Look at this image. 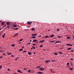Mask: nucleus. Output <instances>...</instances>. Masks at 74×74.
<instances>
[{
	"label": "nucleus",
	"instance_id": "f257e3e1",
	"mask_svg": "<svg viewBox=\"0 0 74 74\" xmlns=\"http://www.w3.org/2000/svg\"><path fill=\"white\" fill-rule=\"evenodd\" d=\"M39 70H40V71H42L43 70H44L45 69L44 68H39Z\"/></svg>",
	"mask_w": 74,
	"mask_h": 74
},
{
	"label": "nucleus",
	"instance_id": "f03ea898",
	"mask_svg": "<svg viewBox=\"0 0 74 74\" xmlns=\"http://www.w3.org/2000/svg\"><path fill=\"white\" fill-rule=\"evenodd\" d=\"M51 61L50 60H46L45 61V62H46L47 63H48L49 62H50Z\"/></svg>",
	"mask_w": 74,
	"mask_h": 74
},
{
	"label": "nucleus",
	"instance_id": "7ed1b4c3",
	"mask_svg": "<svg viewBox=\"0 0 74 74\" xmlns=\"http://www.w3.org/2000/svg\"><path fill=\"white\" fill-rule=\"evenodd\" d=\"M37 34H32V37H33V36H36Z\"/></svg>",
	"mask_w": 74,
	"mask_h": 74
},
{
	"label": "nucleus",
	"instance_id": "20e7f679",
	"mask_svg": "<svg viewBox=\"0 0 74 74\" xmlns=\"http://www.w3.org/2000/svg\"><path fill=\"white\" fill-rule=\"evenodd\" d=\"M43 73V72H39L37 73V74H42Z\"/></svg>",
	"mask_w": 74,
	"mask_h": 74
},
{
	"label": "nucleus",
	"instance_id": "39448f33",
	"mask_svg": "<svg viewBox=\"0 0 74 74\" xmlns=\"http://www.w3.org/2000/svg\"><path fill=\"white\" fill-rule=\"evenodd\" d=\"M32 22H27V24H32Z\"/></svg>",
	"mask_w": 74,
	"mask_h": 74
},
{
	"label": "nucleus",
	"instance_id": "423d86ee",
	"mask_svg": "<svg viewBox=\"0 0 74 74\" xmlns=\"http://www.w3.org/2000/svg\"><path fill=\"white\" fill-rule=\"evenodd\" d=\"M6 23H7V25H8V26H9V25H10V22H7Z\"/></svg>",
	"mask_w": 74,
	"mask_h": 74
},
{
	"label": "nucleus",
	"instance_id": "0eeeda50",
	"mask_svg": "<svg viewBox=\"0 0 74 74\" xmlns=\"http://www.w3.org/2000/svg\"><path fill=\"white\" fill-rule=\"evenodd\" d=\"M50 37L51 38H52L53 37H54V35L53 34V35H50Z\"/></svg>",
	"mask_w": 74,
	"mask_h": 74
},
{
	"label": "nucleus",
	"instance_id": "6e6552de",
	"mask_svg": "<svg viewBox=\"0 0 74 74\" xmlns=\"http://www.w3.org/2000/svg\"><path fill=\"white\" fill-rule=\"evenodd\" d=\"M66 45H69L70 46H73V45L68 44Z\"/></svg>",
	"mask_w": 74,
	"mask_h": 74
},
{
	"label": "nucleus",
	"instance_id": "1a4fd4ad",
	"mask_svg": "<svg viewBox=\"0 0 74 74\" xmlns=\"http://www.w3.org/2000/svg\"><path fill=\"white\" fill-rule=\"evenodd\" d=\"M37 41V40H36V39H35L33 41V42H36V41Z\"/></svg>",
	"mask_w": 74,
	"mask_h": 74
},
{
	"label": "nucleus",
	"instance_id": "9d476101",
	"mask_svg": "<svg viewBox=\"0 0 74 74\" xmlns=\"http://www.w3.org/2000/svg\"><path fill=\"white\" fill-rule=\"evenodd\" d=\"M5 33H4V34H3V35L2 36V37L3 38H4V37H5Z\"/></svg>",
	"mask_w": 74,
	"mask_h": 74
},
{
	"label": "nucleus",
	"instance_id": "9b49d317",
	"mask_svg": "<svg viewBox=\"0 0 74 74\" xmlns=\"http://www.w3.org/2000/svg\"><path fill=\"white\" fill-rule=\"evenodd\" d=\"M60 42H62L61 41H57L56 42V43H60Z\"/></svg>",
	"mask_w": 74,
	"mask_h": 74
},
{
	"label": "nucleus",
	"instance_id": "f8f14e48",
	"mask_svg": "<svg viewBox=\"0 0 74 74\" xmlns=\"http://www.w3.org/2000/svg\"><path fill=\"white\" fill-rule=\"evenodd\" d=\"M18 34H19L18 33H17V34H15L14 36H18Z\"/></svg>",
	"mask_w": 74,
	"mask_h": 74
},
{
	"label": "nucleus",
	"instance_id": "ddd939ff",
	"mask_svg": "<svg viewBox=\"0 0 74 74\" xmlns=\"http://www.w3.org/2000/svg\"><path fill=\"white\" fill-rule=\"evenodd\" d=\"M28 54L29 55H32V53L31 52H29L28 53Z\"/></svg>",
	"mask_w": 74,
	"mask_h": 74
},
{
	"label": "nucleus",
	"instance_id": "4468645a",
	"mask_svg": "<svg viewBox=\"0 0 74 74\" xmlns=\"http://www.w3.org/2000/svg\"><path fill=\"white\" fill-rule=\"evenodd\" d=\"M13 27H17V26L15 24L14 25H13Z\"/></svg>",
	"mask_w": 74,
	"mask_h": 74
},
{
	"label": "nucleus",
	"instance_id": "2eb2a0df",
	"mask_svg": "<svg viewBox=\"0 0 74 74\" xmlns=\"http://www.w3.org/2000/svg\"><path fill=\"white\" fill-rule=\"evenodd\" d=\"M70 64V65H71V66H73V64L72 62H71Z\"/></svg>",
	"mask_w": 74,
	"mask_h": 74
},
{
	"label": "nucleus",
	"instance_id": "dca6fc26",
	"mask_svg": "<svg viewBox=\"0 0 74 74\" xmlns=\"http://www.w3.org/2000/svg\"><path fill=\"white\" fill-rule=\"evenodd\" d=\"M27 71H28V73H30V72H31V70H29Z\"/></svg>",
	"mask_w": 74,
	"mask_h": 74
},
{
	"label": "nucleus",
	"instance_id": "f3484780",
	"mask_svg": "<svg viewBox=\"0 0 74 74\" xmlns=\"http://www.w3.org/2000/svg\"><path fill=\"white\" fill-rule=\"evenodd\" d=\"M15 45L14 44L12 45H11L12 47H15Z\"/></svg>",
	"mask_w": 74,
	"mask_h": 74
},
{
	"label": "nucleus",
	"instance_id": "a211bd4d",
	"mask_svg": "<svg viewBox=\"0 0 74 74\" xmlns=\"http://www.w3.org/2000/svg\"><path fill=\"white\" fill-rule=\"evenodd\" d=\"M13 29L14 30H18V28H14Z\"/></svg>",
	"mask_w": 74,
	"mask_h": 74
},
{
	"label": "nucleus",
	"instance_id": "6ab92c4d",
	"mask_svg": "<svg viewBox=\"0 0 74 74\" xmlns=\"http://www.w3.org/2000/svg\"><path fill=\"white\" fill-rule=\"evenodd\" d=\"M67 50H70L71 49V48H68L67 49Z\"/></svg>",
	"mask_w": 74,
	"mask_h": 74
},
{
	"label": "nucleus",
	"instance_id": "aec40b11",
	"mask_svg": "<svg viewBox=\"0 0 74 74\" xmlns=\"http://www.w3.org/2000/svg\"><path fill=\"white\" fill-rule=\"evenodd\" d=\"M31 30H32V31H34V28H32L31 29Z\"/></svg>",
	"mask_w": 74,
	"mask_h": 74
},
{
	"label": "nucleus",
	"instance_id": "412c9836",
	"mask_svg": "<svg viewBox=\"0 0 74 74\" xmlns=\"http://www.w3.org/2000/svg\"><path fill=\"white\" fill-rule=\"evenodd\" d=\"M40 67H41L40 66H37L36 67V68L37 69H39V68H40Z\"/></svg>",
	"mask_w": 74,
	"mask_h": 74
},
{
	"label": "nucleus",
	"instance_id": "4be33fe9",
	"mask_svg": "<svg viewBox=\"0 0 74 74\" xmlns=\"http://www.w3.org/2000/svg\"><path fill=\"white\" fill-rule=\"evenodd\" d=\"M23 51V49H21L19 50V51Z\"/></svg>",
	"mask_w": 74,
	"mask_h": 74
},
{
	"label": "nucleus",
	"instance_id": "5701e85b",
	"mask_svg": "<svg viewBox=\"0 0 74 74\" xmlns=\"http://www.w3.org/2000/svg\"><path fill=\"white\" fill-rule=\"evenodd\" d=\"M66 38H67V39H70V38H70V37H67Z\"/></svg>",
	"mask_w": 74,
	"mask_h": 74
},
{
	"label": "nucleus",
	"instance_id": "b1692460",
	"mask_svg": "<svg viewBox=\"0 0 74 74\" xmlns=\"http://www.w3.org/2000/svg\"><path fill=\"white\" fill-rule=\"evenodd\" d=\"M36 38V36H33L31 38Z\"/></svg>",
	"mask_w": 74,
	"mask_h": 74
},
{
	"label": "nucleus",
	"instance_id": "393cba45",
	"mask_svg": "<svg viewBox=\"0 0 74 74\" xmlns=\"http://www.w3.org/2000/svg\"><path fill=\"white\" fill-rule=\"evenodd\" d=\"M59 53H60V54H62V53H63L61 52H59Z\"/></svg>",
	"mask_w": 74,
	"mask_h": 74
},
{
	"label": "nucleus",
	"instance_id": "a878e982",
	"mask_svg": "<svg viewBox=\"0 0 74 74\" xmlns=\"http://www.w3.org/2000/svg\"><path fill=\"white\" fill-rule=\"evenodd\" d=\"M32 47L33 48V49H35V47H34L33 46H32Z\"/></svg>",
	"mask_w": 74,
	"mask_h": 74
},
{
	"label": "nucleus",
	"instance_id": "bb28decb",
	"mask_svg": "<svg viewBox=\"0 0 74 74\" xmlns=\"http://www.w3.org/2000/svg\"><path fill=\"white\" fill-rule=\"evenodd\" d=\"M1 25H4V23L3 22H2L1 24Z\"/></svg>",
	"mask_w": 74,
	"mask_h": 74
},
{
	"label": "nucleus",
	"instance_id": "cd10ccee",
	"mask_svg": "<svg viewBox=\"0 0 74 74\" xmlns=\"http://www.w3.org/2000/svg\"><path fill=\"white\" fill-rule=\"evenodd\" d=\"M24 70H26V71H27V69H26V68H24Z\"/></svg>",
	"mask_w": 74,
	"mask_h": 74
},
{
	"label": "nucleus",
	"instance_id": "c85d7f7f",
	"mask_svg": "<svg viewBox=\"0 0 74 74\" xmlns=\"http://www.w3.org/2000/svg\"><path fill=\"white\" fill-rule=\"evenodd\" d=\"M55 42V41L53 40V41H52L49 42Z\"/></svg>",
	"mask_w": 74,
	"mask_h": 74
},
{
	"label": "nucleus",
	"instance_id": "c756f323",
	"mask_svg": "<svg viewBox=\"0 0 74 74\" xmlns=\"http://www.w3.org/2000/svg\"><path fill=\"white\" fill-rule=\"evenodd\" d=\"M17 71L18 72V73H20V72H21V71L19 70H17Z\"/></svg>",
	"mask_w": 74,
	"mask_h": 74
},
{
	"label": "nucleus",
	"instance_id": "7c9ffc66",
	"mask_svg": "<svg viewBox=\"0 0 74 74\" xmlns=\"http://www.w3.org/2000/svg\"><path fill=\"white\" fill-rule=\"evenodd\" d=\"M22 40H23V39H21L20 41H19V42H20V41H22Z\"/></svg>",
	"mask_w": 74,
	"mask_h": 74
},
{
	"label": "nucleus",
	"instance_id": "2f4dec72",
	"mask_svg": "<svg viewBox=\"0 0 74 74\" xmlns=\"http://www.w3.org/2000/svg\"><path fill=\"white\" fill-rule=\"evenodd\" d=\"M51 62H55L56 61H55V60L54 61H53V60H52Z\"/></svg>",
	"mask_w": 74,
	"mask_h": 74
},
{
	"label": "nucleus",
	"instance_id": "473e14b6",
	"mask_svg": "<svg viewBox=\"0 0 74 74\" xmlns=\"http://www.w3.org/2000/svg\"><path fill=\"white\" fill-rule=\"evenodd\" d=\"M45 38H48V37H49V36H46L45 37Z\"/></svg>",
	"mask_w": 74,
	"mask_h": 74
},
{
	"label": "nucleus",
	"instance_id": "72a5a7b5",
	"mask_svg": "<svg viewBox=\"0 0 74 74\" xmlns=\"http://www.w3.org/2000/svg\"><path fill=\"white\" fill-rule=\"evenodd\" d=\"M11 53H8V55H11Z\"/></svg>",
	"mask_w": 74,
	"mask_h": 74
},
{
	"label": "nucleus",
	"instance_id": "f704fd0d",
	"mask_svg": "<svg viewBox=\"0 0 74 74\" xmlns=\"http://www.w3.org/2000/svg\"><path fill=\"white\" fill-rule=\"evenodd\" d=\"M1 68H2V66L1 65H0V69H1Z\"/></svg>",
	"mask_w": 74,
	"mask_h": 74
},
{
	"label": "nucleus",
	"instance_id": "c9c22d12",
	"mask_svg": "<svg viewBox=\"0 0 74 74\" xmlns=\"http://www.w3.org/2000/svg\"><path fill=\"white\" fill-rule=\"evenodd\" d=\"M43 47V45H40V46H39V47Z\"/></svg>",
	"mask_w": 74,
	"mask_h": 74
},
{
	"label": "nucleus",
	"instance_id": "e433bc0d",
	"mask_svg": "<svg viewBox=\"0 0 74 74\" xmlns=\"http://www.w3.org/2000/svg\"><path fill=\"white\" fill-rule=\"evenodd\" d=\"M45 42V41L44 40H42V41H41V42Z\"/></svg>",
	"mask_w": 74,
	"mask_h": 74
},
{
	"label": "nucleus",
	"instance_id": "4c0bfd02",
	"mask_svg": "<svg viewBox=\"0 0 74 74\" xmlns=\"http://www.w3.org/2000/svg\"><path fill=\"white\" fill-rule=\"evenodd\" d=\"M54 54V55H58V53H55Z\"/></svg>",
	"mask_w": 74,
	"mask_h": 74
},
{
	"label": "nucleus",
	"instance_id": "58836bf2",
	"mask_svg": "<svg viewBox=\"0 0 74 74\" xmlns=\"http://www.w3.org/2000/svg\"><path fill=\"white\" fill-rule=\"evenodd\" d=\"M70 70H73V69L71 68L70 69Z\"/></svg>",
	"mask_w": 74,
	"mask_h": 74
},
{
	"label": "nucleus",
	"instance_id": "ea45409f",
	"mask_svg": "<svg viewBox=\"0 0 74 74\" xmlns=\"http://www.w3.org/2000/svg\"><path fill=\"white\" fill-rule=\"evenodd\" d=\"M58 38H61V37H62L59 36H58Z\"/></svg>",
	"mask_w": 74,
	"mask_h": 74
},
{
	"label": "nucleus",
	"instance_id": "a19ab883",
	"mask_svg": "<svg viewBox=\"0 0 74 74\" xmlns=\"http://www.w3.org/2000/svg\"><path fill=\"white\" fill-rule=\"evenodd\" d=\"M70 60H73V58H70Z\"/></svg>",
	"mask_w": 74,
	"mask_h": 74
},
{
	"label": "nucleus",
	"instance_id": "79ce46f5",
	"mask_svg": "<svg viewBox=\"0 0 74 74\" xmlns=\"http://www.w3.org/2000/svg\"><path fill=\"white\" fill-rule=\"evenodd\" d=\"M67 65H69V64H70V63H68L66 64Z\"/></svg>",
	"mask_w": 74,
	"mask_h": 74
},
{
	"label": "nucleus",
	"instance_id": "37998d69",
	"mask_svg": "<svg viewBox=\"0 0 74 74\" xmlns=\"http://www.w3.org/2000/svg\"><path fill=\"white\" fill-rule=\"evenodd\" d=\"M26 51H23V52H26Z\"/></svg>",
	"mask_w": 74,
	"mask_h": 74
},
{
	"label": "nucleus",
	"instance_id": "c03bdc74",
	"mask_svg": "<svg viewBox=\"0 0 74 74\" xmlns=\"http://www.w3.org/2000/svg\"><path fill=\"white\" fill-rule=\"evenodd\" d=\"M11 57H14V56L13 55H11Z\"/></svg>",
	"mask_w": 74,
	"mask_h": 74
},
{
	"label": "nucleus",
	"instance_id": "a18cd8bd",
	"mask_svg": "<svg viewBox=\"0 0 74 74\" xmlns=\"http://www.w3.org/2000/svg\"><path fill=\"white\" fill-rule=\"evenodd\" d=\"M36 45L35 44H34L32 45Z\"/></svg>",
	"mask_w": 74,
	"mask_h": 74
},
{
	"label": "nucleus",
	"instance_id": "49530a36",
	"mask_svg": "<svg viewBox=\"0 0 74 74\" xmlns=\"http://www.w3.org/2000/svg\"><path fill=\"white\" fill-rule=\"evenodd\" d=\"M3 58V56L0 57V59H1Z\"/></svg>",
	"mask_w": 74,
	"mask_h": 74
},
{
	"label": "nucleus",
	"instance_id": "de8ad7c7",
	"mask_svg": "<svg viewBox=\"0 0 74 74\" xmlns=\"http://www.w3.org/2000/svg\"><path fill=\"white\" fill-rule=\"evenodd\" d=\"M57 31H59V29H57Z\"/></svg>",
	"mask_w": 74,
	"mask_h": 74
},
{
	"label": "nucleus",
	"instance_id": "09e8293b",
	"mask_svg": "<svg viewBox=\"0 0 74 74\" xmlns=\"http://www.w3.org/2000/svg\"><path fill=\"white\" fill-rule=\"evenodd\" d=\"M31 44V43L30 42H29L28 43V45H30V44Z\"/></svg>",
	"mask_w": 74,
	"mask_h": 74
},
{
	"label": "nucleus",
	"instance_id": "8fccbe9b",
	"mask_svg": "<svg viewBox=\"0 0 74 74\" xmlns=\"http://www.w3.org/2000/svg\"><path fill=\"white\" fill-rule=\"evenodd\" d=\"M71 52H74V51L73 50H71Z\"/></svg>",
	"mask_w": 74,
	"mask_h": 74
},
{
	"label": "nucleus",
	"instance_id": "3c124183",
	"mask_svg": "<svg viewBox=\"0 0 74 74\" xmlns=\"http://www.w3.org/2000/svg\"><path fill=\"white\" fill-rule=\"evenodd\" d=\"M3 55H5V53H4L3 54Z\"/></svg>",
	"mask_w": 74,
	"mask_h": 74
},
{
	"label": "nucleus",
	"instance_id": "603ef678",
	"mask_svg": "<svg viewBox=\"0 0 74 74\" xmlns=\"http://www.w3.org/2000/svg\"><path fill=\"white\" fill-rule=\"evenodd\" d=\"M25 48V47L24 46H23L22 47V48Z\"/></svg>",
	"mask_w": 74,
	"mask_h": 74
},
{
	"label": "nucleus",
	"instance_id": "864d4df0",
	"mask_svg": "<svg viewBox=\"0 0 74 74\" xmlns=\"http://www.w3.org/2000/svg\"><path fill=\"white\" fill-rule=\"evenodd\" d=\"M15 61L17 60V59H16V58L15 59Z\"/></svg>",
	"mask_w": 74,
	"mask_h": 74
},
{
	"label": "nucleus",
	"instance_id": "5fc2aeb1",
	"mask_svg": "<svg viewBox=\"0 0 74 74\" xmlns=\"http://www.w3.org/2000/svg\"><path fill=\"white\" fill-rule=\"evenodd\" d=\"M5 26H6V25H5L4 26V27H5Z\"/></svg>",
	"mask_w": 74,
	"mask_h": 74
},
{
	"label": "nucleus",
	"instance_id": "6e6d98bb",
	"mask_svg": "<svg viewBox=\"0 0 74 74\" xmlns=\"http://www.w3.org/2000/svg\"><path fill=\"white\" fill-rule=\"evenodd\" d=\"M9 26H8L7 27V28H9Z\"/></svg>",
	"mask_w": 74,
	"mask_h": 74
},
{
	"label": "nucleus",
	"instance_id": "4d7b16f0",
	"mask_svg": "<svg viewBox=\"0 0 74 74\" xmlns=\"http://www.w3.org/2000/svg\"><path fill=\"white\" fill-rule=\"evenodd\" d=\"M40 42H41V41H40L39 42V43H40Z\"/></svg>",
	"mask_w": 74,
	"mask_h": 74
},
{
	"label": "nucleus",
	"instance_id": "13d9d810",
	"mask_svg": "<svg viewBox=\"0 0 74 74\" xmlns=\"http://www.w3.org/2000/svg\"><path fill=\"white\" fill-rule=\"evenodd\" d=\"M8 71H10V69H8Z\"/></svg>",
	"mask_w": 74,
	"mask_h": 74
},
{
	"label": "nucleus",
	"instance_id": "bf43d9fd",
	"mask_svg": "<svg viewBox=\"0 0 74 74\" xmlns=\"http://www.w3.org/2000/svg\"><path fill=\"white\" fill-rule=\"evenodd\" d=\"M41 37V35H40V36H39V37Z\"/></svg>",
	"mask_w": 74,
	"mask_h": 74
},
{
	"label": "nucleus",
	"instance_id": "052dcab7",
	"mask_svg": "<svg viewBox=\"0 0 74 74\" xmlns=\"http://www.w3.org/2000/svg\"><path fill=\"white\" fill-rule=\"evenodd\" d=\"M36 52H34V54H36Z\"/></svg>",
	"mask_w": 74,
	"mask_h": 74
},
{
	"label": "nucleus",
	"instance_id": "680f3d73",
	"mask_svg": "<svg viewBox=\"0 0 74 74\" xmlns=\"http://www.w3.org/2000/svg\"><path fill=\"white\" fill-rule=\"evenodd\" d=\"M20 73H22V72L20 71Z\"/></svg>",
	"mask_w": 74,
	"mask_h": 74
},
{
	"label": "nucleus",
	"instance_id": "e2e57ef3",
	"mask_svg": "<svg viewBox=\"0 0 74 74\" xmlns=\"http://www.w3.org/2000/svg\"><path fill=\"white\" fill-rule=\"evenodd\" d=\"M43 50L44 51H45V49H43Z\"/></svg>",
	"mask_w": 74,
	"mask_h": 74
},
{
	"label": "nucleus",
	"instance_id": "0e129e2a",
	"mask_svg": "<svg viewBox=\"0 0 74 74\" xmlns=\"http://www.w3.org/2000/svg\"><path fill=\"white\" fill-rule=\"evenodd\" d=\"M29 25V27H30V26H31V25Z\"/></svg>",
	"mask_w": 74,
	"mask_h": 74
},
{
	"label": "nucleus",
	"instance_id": "69168bd1",
	"mask_svg": "<svg viewBox=\"0 0 74 74\" xmlns=\"http://www.w3.org/2000/svg\"><path fill=\"white\" fill-rule=\"evenodd\" d=\"M14 74H17V73H14Z\"/></svg>",
	"mask_w": 74,
	"mask_h": 74
},
{
	"label": "nucleus",
	"instance_id": "338daca9",
	"mask_svg": "<svg viewBox=\"0 0 74 74\" xmlns=\"http://www.w3.org/2000/svg\"><path fill=\"white\" fill-rule=\"evenodd\" d=\"M31 49H32V50L33 49V48H31Z\"/></svg>",
	"mask_w": 74,
	"mask_h": 74
},
{
	"label": "nucleus",
	"instance_id": "774afa93",
	"mask_svg": "<svg viewBox=\"0 0 74 74\" xmlns=\"http://www.w3.org/2000/svg\"><path fill=\"white\" fill-rule=\"evenodd\" d=\"M50 70H51V71H52V70L51 69Z\"/></svg>",
	"mask_w": 74,
	"mask_h": 74
}]
</instances>
